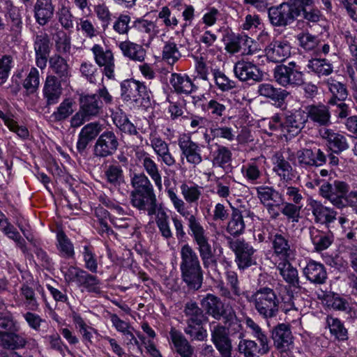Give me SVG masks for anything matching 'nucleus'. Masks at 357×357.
Returning a JSON list of instances; mask_svg holds the SVG:
<instances>
[{
    "label": "nucleus",
    "mask_w": 357,
    "mask_h": 357,
    "mask_svg": "<svg viewBox=\"0 0 357 357\" xmlns=\"http://www.w3.org/2000/svg\"><path fill=\"white\" fill-rule=\"evenodd\" d=\"M56 248L61 257L67 259L74 257L73 244L62 230H59L56 232Z\"/></svg>",
    "instance_id": "c03bdc74"
},
{
    "label": "nucleus",
    "mask_w": 357,
    "mask_h": 357,
    "mask_svg": "<svg viewBox=\"0 0 357 357\" xmlns=\"http://www.w3.org/2000/svg\"><path fill=\"white\" fill-rule=\"evenodd\" d=\"M234 181L230 177L222 176L215 181V193L220 198L227 199L233 192Z\"/></svg>",
    "instance_id": "864d4df0"
},
{
    "label": "nucleus",
    "mask_w": 357,
    "mask_h": 357,
    "mask_svg": "<svg viewBox=\"0 0 357 357\" xmlns=\"http://www.w3.org/2000/svg\"><path fill=\"white\" fill-rule=\"evenodd\" d=\"M56 17L62 28L66 31H72L73 29L74 16L69 7L63 5L59 8Z\"/></svg>",
    "instance_id": "680f3d73"
},
{
    "label": "nucleus",
    "mask_w": 357,
    "mask_h": 357,
    "mask_svg": "<svg viewBox=\"0 0 357 357\" xmlns=\"http://www.w3.org/2000/svg\"><path fill=\"white\" fill-rule=\"evenodd\" d=\"M303 274L309 282L316 284H324L328 278L324 265L312 259L307 260Z\"/></svg>",
    "instance_id": "412c9836"
},
{
    "label": "nucleus",
    "mask_w": 357,
    "mask_h": 357,
    "mask_svg": "<svg viewBox=\"0 0 357 357\" xmlns=\"http://www.w3.org/2000/svg\"><path fill=\"white\" fill-rule=\"evenodd\" d=\"M132 27L139 33L146 36L149 43L160 33L159 26L156 22L143 17L137 18L132 22Z\"/></svg>",
    "instance_id": "c9c22d12"
},
{
    "label": "nucleus",
    "mask_w": 357,
    "mask_h": 357,
    "mask_svg": "<svg viewBox=\"0 0 357 357\" xmlns=\"http://www.w3.org/2000/svg\"><path fill=\"white\" fill-rule=\"evenodd\" d=\"M282 120L278 115H275L271 119H263L259 123L262 130L269 135L275 133L282 136Z\"/></svg>",
    "instance_id": "6e6d98bb"
},
{
    "label": "nucleus",
    "mask_w": 357,
    "mask_h": 357,
    "mask_svg": "<svg viewBox=\"0 0 357 357\" xmlns=\"http://www.w3.org/2000/svg\"><path fill=\"white\" fill-rule=\"evenodd\" d=\"M266 59L273 63H281L291 54V45L286 40H275L265 49Z\"/></svg>",
    "instance_id": "6ab92c4d"
},
{
    "label": "nucleus",
    "mask_w": 357,
    "mask_h": 357,
    "mask_svg": "<svg viewBox=\"0 0 357 357\" xmlns=\"http://www.w3.org/2000/svg\"><path fill=\"white\" fill-rule=\"evenodd\" d=\"M49 67L61 82H66L71 75L67 61L59 54H54L50 58Z\"/></svg>",
    "instance_id": "4c0bfd02"
},
{
    "label": "nucleus",
    "mask_w": 357,
    "mask_h": 357,
    "mask_svg": "<svg viewBox=\"0 0 357 357\" xmlns=\"http://www.w3.org/2000/svg\"><path fill=\"white\" fill-rule=\"evenodd\" d=\"M177 142L182 160L185 158L188 163L193 166H197L202 162L201 146L194 142L190 135H180Z\"/></svg>",
    "instance_id": "39448f33"
},
{
    "label": "nucleus",
    "mask_w": 357,
    "mask_h": 357,
    "mask_svg": "<svg viewBox=\"0 0 357 357\" xmlns=\"http://www.w3.org/2000/svg\"><path fill=\"white\" fill-rule=\"evenodd\" d=\"M258 347L257 342L254 340L241 338L238 344V351L244 357H255V353L258 354Z\"/></svg>",
    "instance_id": "774afa93"
},
{
    "label": "nucleus",
    "mask_w": 357,
    "mask_h": 357,
    "mask_svg": "<svg viewBox=\"0 0 357 357\" xmlns=\"http://www.w3.org/2000/svg\"><path fill=\"white\" fill-rule=\"evenodd\" d=\"M229 248L236 255V262L239 269H245L256 264L255 250L245 241L236 239L229 242Z\"/></svg>",
    "instance_id": "423d86ee"
},
{
    "label": "nucleus",
    "mask_w": 357,
    "mask_h": 357,
    "mask_svg": "<svg viewBox=\"0 0 357 357\" xmlns=\"http://www.w3.org/2000/svg\"><path fill=\"white\" fill-rule=\"evenodd\" d=\"M273 170L280 178L284 181L291 180L292 178V167L286 160L283 154L280 152L275 153L272 157Z\"/></svg>",
    "instance_id": "e433bc0d"
},
{
    "label": "nucleus",
    "mask_w": 357,
    "mask_h": 357,
    "mask_svg": "<svg viewBox=\"0 0 357 357\" xmlns=\"http://www.w3.org/2000/svg\"><path fill=\"white\" fill-rule=\"evenodd\" d=\"M179 188L183 199L177 195L173 188L167 190V196L176 212L187 220L189 234L197 245L204 267L208 268L216 264L214 250L210 243L209 233L202 225L200 220L195 215L190 214L186 207L187 204H198L202 197L203 187L192 181H185L180 185Z\"/></svg>",
    "instance_id": "f257e3e1"
},
{
    "label": "nucleus",
    "mask_w": 357,
    "mask_h": 357,
    "mask_svg": "<svg viewBox=\"0 0 357 357\" xmlns=\"http://www.w3.org/2000/svg\"><path fill=\"white\" fill-rule=\"evenodd\" d=\"M96 63L104 67V73L109 79L114 76V59L112 52L96 44L91 48Z\"/></svg>",
    "instance_id": "f3484780"
},
{
    "label": "nucleus",
    "mask_w": 357,
    "mask_h": 357,
    "mask_svg": "<svg viewBox=\"0 0 357 357\" xmlns=\"http://www.w3.org/2000/svg\"><path fill=\"white\" fill-rule=\"evenodd\" d=\"M308 206L314 218V221L317 223L327 225L333 222L336 218V212L333 209L324 206L320 202L310 199Z\"/></svg>",
    "instance_id": "bb28decb"
},
{
    "label": "nucleus",
    "mask_w": 357,
    "mask_h": 357,
    "mask_svg": "<svg viewBox=\"0 0 357 357\" xmlns=\"http://www.w3.org/2000/svg\"><path fill=\"white\" fill-rule=\"evenodd\" d=\"M180 255V270L183 281L191 289H199L203 282V271L197 252L186 243L181 247Z\"/></svg>",
    "instance_id": "f03ea898"
},
{
    "label": "nucleus",
    "mask_w": 357,
    "mask_h": 357,
    "mask_svg": "<svg viewBox=\"0 0 357 357\" xmlns=\"http://www.w3.org/2000/svg\"><path fill=\"white\" fill-rule=\"evenodd\" d=\"M338 222L342 228L344 235L357 250V226L354 227L355 223L344 217H340Z\"/></svg>",
    "instance_id": "052dcab7"
},
{
    "label": "nucleus",
    "mask_w": 357,
    "mask_h": 357,
    "mask_svg": "<svg viewBox=\"0 0 357 357\" xmlns=\"http://www.w3.org/2000/svg\"><path fill=\"white\" fill-rule=\"evenodd\" d=\"M307 67L319 76H327L333 73V66L326 59H314L310 60Z\"/></svg>",
    "instance_id": "603ef678"
},
{
    "label": "nucleus",
    "mask_w": 357,
    "mask_h": 357,
    "mask_svg": "<svg viewBox=\"0 0 357 357\" xmlns=\"http://www.w3.org/2000/svg\"><path fill=\"white\" fill-rule=\"evenodd\" d=\"M307 120L306 113L303 110H296L285 116L282 121V134L286 139L296 136L301 131Z\"/></svg>",
    "instance_id": "ddd939ff"
},
{
    "label": "nucleus",
    "mask_w": 357,
    "mask_h": 357,
    "mask_svg": "<svg viewBox=\"0 0 357 357\" xmlns=\"http://www.w3.org/2000/svg\"><path fill=\"white\" fill-rule=\"evenodd\" d=\"M119 143L115 133L112 130L102 132L93 146V154L98 158L112 155L117 150Z\"/></svg>",
    "instance_id": "f8f14e48"
},
{
    "label": "nucleus",
    "mask_w": 357,
    "mask_h": 357,
    "mask_svg": "<svg viewBox=\"0 0 357 357\" xmlns=\"http://www.w3.org/2000/svg\"><path fill=\"white\" fill-rule=\"evenodd\" d=\"M102 131V126L98 122H91L85 125L78 135L76 148L79 153L86 149L89 144L93 141Z\"/></svg>",
    "instance_id": "393cba45"
},
{
    "label": "nucleus",
    "mask_w": 357,
    "mask_h": 357,
    "mask_svg": "<svg viewBox=\"0 0 357 357\" xmlns=\"http://www.w3.org/2000/svg\"><path fill=\"white\" fill-rule=\"evenodd\" d=\"M61 81L53 75H47L43 89V94L46 100L47 105L56 104L62 94Z\"/></svg>",
    "instance_id": "4be33fe9"
},
{
    "label": "nucleus",
    "mask_w": 357,
    "mask_h": 357,
    "mask_svg": "<svg viewBox=\"0 0 357 357\" xmlns=\"http://www.w3.org/2000/svg\"><path fill=\"white\" fill-rule=\"evenodd\" d=\"M245 227V222L241 211L238 209H234L227 224V232L232 236H238L243 234Z\"/></svg>",
    "instance_id": "09e8293b"
},
{
    "label": "nucleus",
    "mask_w": 357,
    "mask_h": 357,
    "mask_svg": "<svg viewBox=\"0 0 357 357\" xmlns=\"http://www.w3.org/2000/svg\"><path fill=\"white\" fill-rule=\"evenodd\" d=\"M348 191V185L340 181H335L333 183H324L320 188L321 195L338 208L346 205V195Z\"/></svg>",
    "instance_id": "6e6552de"
},
{
    "label": "nucleus",
    "mask_w": 357,
    "mask_h": 357,
    "mask_svg": "<svg viewBox=\"0 0 357 357\" xmlns=\"http://www.w3.org/2000/svg\"><path fill=\"white\" fill-rule=\"evenodd\" d=\"M324 84L333 94V97L332 98H335L337 101H340L344 100L347 97V90L341 82L329 78L324 82Z\"/></svg>",
    "instance_id": "69168bd1"
},
{
    "label": "nucleus",
    "mask_w": 357,
    "mask_h": 357,
    "mask_svg": "<svg viewBox=\"0 0 357 357\" xmlns=\"http://www.w3.org/2000/svg\"><path fill=\"white\" fill-rule=\"evenodd\" d=\"M310 235L314 249L318 252L327 249L333 241L331 235L327 234L315 227L310 229Z\"/></svg>",
    "instance_id": "37998d69"
},
{
    "label": "nucleus",
    "mask_w": 357,
    "mask_h": 357,
    "mask_svg": "<svg viewBox=\"0 0 357 357\" xmlns=\"http://www.w3.org/2000/svg\"><path fill=\"white\" fill-rule=\"evenodd\" d=\"M201 305L206 311L207 314L215 319H220L225 314L223 304L220 298L212 294H207L202 298Z\"/></svg>",
    "instance_id": "f704fd0d"
},
{
    "label": "nucleus",
    "mask_w": 357,
    "mask_h": 357,
    "mask_svg": "<svg viewBox=\"0 0 357 357\" xmlns=\"http://www.w3.org/2000/svg\"><path fill=\"white\" fill-rule=\"evenodd\" d=\"M146 86L139 81L128 79L121 83V96L123 100L137 102L140 98L147 96Z\"/></svg>",
    "instance_id": "a211bd4d"
},
{
    "label": "nucleus",
    "mask_w": 357,
    "mask_h": 357,
    "mask_svg": "<svg viewBox=\"0 0 357 357\" xmlns=\"http://www.w3.org/2000/svg\"><path fill=\"white\" fill-rule=\"evenodd\" d=\"M225 278L229 289L224 283H220L218 289L220 296L228 300L232 305L241 304V296L244 294V292L240 288L237 273L235 271L228 270L225 273Z\"/></svg>",
    "instance_id": "1a4fd4ad"
},
{
    "label": "nucleus",
    "mask_w": 357,
    "mask_h": 357,
    "mask_svg": "<svg viewBox=\"0 0 357 357\" xmlns=\"http://www.w3.org/2000/svg\"><path fill=\"white\" fill-rule=\"evenodd\" d=\"M275 81L282 86H296L304 82L303 74L295 62L277 66L273 72Z\"/></svg>",
    "instance_id": "20e7f679"
},
{
    "label": "nucleus",
    "mask_w": 357,
    "mask_h": 357,
    "mask_svg": "<svg viewBox=\"0 0 357 357\" xmlns=\"http://www.w3.org/2000/svg\"><path fill=\"white\" fill-rule=\"evenodd\" d=\"M40 84V75L37 68L32 67L24 78L22 85L27 93H35Z\"/></svg>",
    "instance_id": "e2e57ef3"
},
{
    "label": "nucleus",
    "mask_w": 357,
    "mask_h": 357,
    "mask_svg": "<svg viewBox=\"0 0 357 357\" xmlns=\"http://www.w3.org/2000/svg\"><path fill=\"white\" fill-rule=\"evenodd\" d=\"M326 323L331 333L337 339L340 340L347 339V330L340 320L333 317H327Z\"/></svg>",
    "instance_id": "bf43d9fd"
},
{
    "label": "nucleus",
    "mask_w": 357,
    "mask_h": 357,
    "mask_svg": "<svg viewBox=\"0 0 357 357\" xmlns=\"http://www.w3.org/2000/svg\"><path fill=\"white\" fill-rule=\"evenodd\" d=\"M132 205L140 211H146L149 215L155 213L157 204L154 192H131Z\"/></svg>",
    "instance_id": "aec40b11"
},
{
    "label": "nucleus",
    "mask_w": 357,
    "mask_h": 357,
    "mask_svg": "<svg viewBox=\"0 0 357 357\" xmlns=\"http://www.w3.org/2000/svg\"><path fill=\"white\" fill-rule=\"evenodd\" d=\"M273 254L281 260L294 259L296 250L287 236L276 233L271 238Z\"/></svg>",
    "instance_id": "2eb2a0df"
},
{
    "label": "nucleus",
    "mask_w": 357,
    "mask_h": 357,
    "mask_svg": "<svg viewBox=\"0 0 357 357\" xmlns=\"http://www.w3.org/2000/svg\"><path fill=\"white\" fill-rule=\"evenodd\" d=\"M112 119L114 124L122 132L136 135L138 134L136 127L131 123L126 114L120 108H116L115 110H111Z\"/></svg>",
    "instance_id": "a19ab883"
},
{
    "label": "nucleus",
    "mask_w": 357,
    "mask_h": 357,
    "mask_svg": "<svg viewBox=\"0 0 357 357\" xmlns=\"http://www.w3.org/2000/svg\"><path fill=\"white\" fill-rule=\"evenodd\" d=\"M135 158L137 163L150 176L157 188L160 191L162 190V175L159 166L155 161L153 156L144 150H138L135 152Z\"/></svg>",
    "instance_id": "9b49d317"
},
{
    "label": "nucleus",
    "mask_w": 357,
    "mask_h": 357,
    "mask_svg": "<svg viewBox=\"0 0 357 357\" xmlns=\"http://www.w3.org/2000/svg\"><path fill=\"white\" fill-rule=\"evenodd\" d=\"M169 335L176 352L181 357L192 356L193 349L181 332L174 328H172L169 332Z\"/></svg>",
    "instance_id": "ea45409f"
},
{
    "label": "nucleus",
    "mask_w": 357,
    "mask_h": 357,
    "mask_svg": "<svg viewBox=\"0 0 357 357\" xmlns=\"http://www.w3.org/2000/svg\"><path fill=\"white\" fill-rule=\"evenodd\" d=\"M0 340L2 346L9 349L24 347L26 343L24 337L15 333H0Z\"/></svg>",
    "instance_id": "a18cd8bd"
},
{
    "label": "nucleus",
    "mask_w": 357,
    "mask_h": 357,
    "mask_svg": "<svg viewBox=\"0 0 357 357\" xmlns=\"http://www.w3.org/2000/svg\"><path fill=\"white\" fill-rule=\"evenodd\" d=\"M306 116L319 126H327L330 122L331 114L328 107L324 105H309L306 108Z\"/></svg>",
    "instance_id": "58836bf2"
},
{
    "label": "nucleus",
    "mask_w": 357,
    "mask_h": 357,
    "mask_svg": "<svg viewBox=\"0 0 357 357\" xmlns=\"http://www.w3.org/2000/svg\"><path fill=\"white\" fill-rule=\"evenodd\" d=\"M250 301L254 304L259 315L264 319L274 317L278 312L280 300L271 288H259L252 295Z\"/></svg>",
    "instance_id": "7ed1b4c3"
},
{
    "label": "nucleus",
    "mask_w": 357,
    "mask_h": 357,
    "mask_svg": "<svg viewBox=\"0 0 357 357\" xmlns=\"http://www.w3.org/2000/svg\"><path fill=\"white\" fill-rule=\"evenodd\" d=\"M246 327L250 330L251 335L257 339L259 343L258 354L263 356L270 351V341L266 333L252 318L246 317L245 319Z\"/></svg>",
    "instance_id": "c85d7f7f"
},
{
    "label": "nucleus",
    "mask_w": 357,
    "mask_h": 357,
    "mask_svg": "<svg viewBox=\"0 0 357 357\" xmlns=\"http://www.w3.org/2000/svg\"><path fill=\"white\" fill-rule=\"evenodd\" d=\"M320 135L327 142L328 148L335 153H340L349 148L347 138L342 134L330 129H324L320 131Z\"/></svg>",
    "instance_id": "cd10ccee"
},
{
    "label": "nucleus",
    "mask_w": 357,
    "mask_h": 357,
    "mask_svg": "<svg viewBox=\"0 0 357 357\" xmlns=\"http://www.w3.org/2000/svg\"><path fill=\"white\" fill-rule=\"evenodd\" d=\"M256 191L257 197L264 206L282 199L281 195L273 187L261 185L256 188Z\"/></svg>",
    "instance_id": "de8ad7c7"
},
{
    "label": "nucleus",
    "mask_w": 357,
    "mask_h": 357,
    "mask_svg": "<svg viewBox=\"0 0 357 357\" xmlns=\"http://www.w3.org/2000/svg\"><path fill=\"white\" fill-rule=\"evenodd\" d=\"M258 93L260 96L278 101L283 100L288 95L285 90L277 89L268 83L260 84L258 86Z\"/></svg>",
    "instance_id": "8fccbe9b"
},
{
    "label": "nucleus",
    "mask_w": 357,
    "mask_h": 357,
    "mask_svg": "<svg viewBox=\"0 0 357 357\" xmlns=\"http://www.w3.org/2000/svg\"><path fill=\"white\" fill-rule=\"evenodd\" d=\"M55 6L52 0H36L33 5V15L40 26H45L54 17Z\"/></svg>",
    "instance_id": "b1692460"
},
{
    "label": "nucleus",
    "mask_w": 357,
    "mask_h": 357,
    "mask_svg": "<svg viewBox=\"0 0 357 357\" xmlns=\"http://www.w3.org/2000/svg\"><path fill=\"white\" fill-rule=\"evenodd\" d=\"M102 102L98 100L96 94H82L79 98V109L89 117L99 114Z\"/></svg>",
    "instance_id": "473e14b6"
},
{
    "label": "nucleus",
    "mask_w": 357,
    "mask_h": 357,
    "mask_svg": "<svg viewBox=\"0 0 357 357\" xmlns=\"http://www.w3.org/2000/svg\"><path fill=\"white\" fill-rule=\"evenodd\" d=\"M155 223L163 238L169 239L172 238L173 234L170 228L169 216L167 213L160 209L155 211Z\"/></svg>",
    "instance_id": "5fc2aeb1"
},
{
    "label": "nucleus",
    "mask_w": 357,
    "mask_h": 357,
    "mask_svg": "<svg viewBox=\"0 0 357 357\" xmlns=\"http://www.w3.org/2000/svg\"><path fill=\"white\" fill-rule=\"evenodd\" d=\"M263 162H264V157L252 158L241 166V173L248 182L252 184L258 183L262 176Z\"/></svg>",
    "instance_id": "a878e982"
},
{
    "label": "nucleus",
    "mask_w": 357,
    "mask_h": 357,
    "mask_svg": "<svg viewBox=\"0 0 357 357\" xmlns=\"http://www.w3.org/2000/svg\"><path fill=\"white\" fill-rule=\"evenodd\" d=\"M33 49L36 66L41 70L45 69L51 51L50 39L46 33L36 35L33 40Z\"/></svg>",
    "instance_id": "dca6fc26"
},
{
    "label": "nucleus",
    "mask_w": 357,
    "mask_h": 357,
    "mask_svg": "<svg viewBox=\"0 0 357 357\" xmlns=\"http://www.w3.org/2000/svg\"><path fill=\"white\" fill-rule=\"evenodd\" d=\"M55 47L60 53L68 52L70 50V38L62 29H59L53 35Z\"/></svg>",
    "instance_id": "338daca9"
},
{
    "label": "nucleus",
    "mask_w": 357,
    "mask_h": 357,
    "mask_svg": "<svg viewBox=\"0 0 357 357\" xmlns=\"http://www.w3.org/2000/svg\"><path fill=\"white\" fill-rule=\"evenodd\" d=\"M107 182L114 187L120 186L124 183L123 172L119 165H110L105 171Z\"/></svg>",
    "instance_id": "3c124183"
},
{
    "label": "nucleus",
    "mask_w": 357,
    "mask_h": 357,
    "mask_svg": "<svg viewBox=\"0 0 357 357\" xmlns=\"http://www.w3.org/2000/svg\"><path fill=\"white\" fill-rule=\"evenodd\" d=\"M147 145L150 146L157 157L167 167H173L176 159L169 150V144L163 139L156 130H151L149 135Z\"/></svg>",
    "instance_id": "9d476101"
},
{
    "label": "nucleus",
    "mask_w": 357,
    "mask_h": 357,
    "mask_svg": "<svg viewBox=\"0 0 357 357\" xmlns=\"http://www.w3.org/2000/svg\"><path fill=\"white\" fill-rule=\"evenodd\" d=\"M130 183L134 188L131 192H154L151 181L144 173L134 174Z\"/></svg>",
    "instance_id": "49530a36"
},
{
    "label": "nucleus",
    "mask_w": 357,
    "mask_h": 357,
    "mask_svg": "<svg viewBox=\"0 0 357 357\" xmlns=\"http://www.w3.org/2000/svg\"><path fill=\"white\" fill-rule=\"evenodd\" d=\"M77 285L83 287L89 292H100V281L96 276L91 275L86 271H84L82 275H81Z\"/></svg>",
    "instance_id": "0e129e2a"
},
{
    "label": "nucleus",
    "mask_w": 357,
    "mask_h": 357,
    "mask_svg": "<svg viewBox=\"0 0 357 357\" xmlns=\"http://www.w3.org/2000/svg\"><path fill=\"white\" fill-rule=\"evenodd\" d=\"M170 82L174 90L179 93L189 94L197 89L191 79L185 75L174 73Z\"/></svg>",
    "instance_id": "79ce46f5"
},
{
    "label": "nucleus",
    "mask_w": 357,
    "mask_h": 357,
    "mask_svg": "<svg viewBox=\"0 0 357 357\" xmlns=\"http://www.w3.org/2000/svg\"><path fill=\"white\" fill-rule=\"evenodd\" d=\"M299 10L293 4L282 3L278 6L268 9V18L271 23L276 26H283L291 24L298 16Z\"/></svg>",
    "instance_id": "0eeeda50"
},
{
    "label": "nucleus",
    "mask_w": 357,
    "mask_h": 357,
    "mask_svg": "<svg viewBox=\"0 0 357 357\" xmlns=\"http://www.w3.org/2000/svg\"><path fill=\"white\" fill-rule=\"evenodd\" d=\"M298 163L303 167L321 166L326 162V158L320 149L313 151L312 149H303L297 152Z\"/></svg>",
    "instance_id": "7c9ffc66"
},
{
    "label": "nucleus",
    "mask_w": 357,
    "mask_h": 357,
    "mask_svg": "<svg viewBox=\"0 0 357 357\" xmlns=\"http://www.w3.org/2000/svg\"><path fill=\"white\" fill-rule=\"evenodd\" d=\"M212 341L222 357H231V342L225 327L219 325L214 326L212 331Z\"/></svg>",
    "instance_id": "5701e85b"
},
{
    "label": "nucleus",
    "mask_w": 357,
    "mask_h": 357,
    "mask_svg": "<svg viewBox=\"0 0 357 357\" xmlns=\"http://www.w3.org/2000/svg\"><path fill=\"white\" fill-rule=\"evenodd\" d=\"M123 56L135 62H143L146 58V52L139 44L126 40L118 45Z\"/></svg>",
    "instance_id": "c756f323"
},
{
    "label": "nucleus",
    "mask_w": 357,
    "mask_h": 357,
    "mask_svg": "<svg viewBox=\"0 0 357 357\" xmlns=\"http://www.w3.org/2000/svg\"><path fill=\"white\" fill-rule=\"evenodd\" d=\"M254 62H257V61L253 59L252 61H249L242 59L237 61L234 66L235 76L243 82L249 80L260 81L263 75Z\"/></svg>",
    "instance_id": "4468645a"
},
{
    "label": "nucleus",
    "mask_w": 357,
    "mask_h": 357,
    "mask_svg": "<svg viewBox=\"0 0 357 357\" xmlns=\"http://www.w3.org/2000/svg\"><path fill=\"white\" fill-rule=\"evenodd\" d=\"M73 101L70 98L64 99L52 113V117L55 121H61L68 119L73 113Z\"/></svg>",
    "instance_id": "13d9d810"
},
{
    "label": "nucleus",
    "mask_w": 357,
    "mask_h": 357,
    "mask_svg": "<svg viewBox=\"0 0 357 357\" xmlns=\"http://www.w3.org/2000/svg\"><path fill=\"white\" fill-rule=\"evenodd\" d=\"M231 152L226 146L218 145L217 149L212 154L213 165L224 167L231 160Z\"/></svg>",
    "instance_id": "4d7b16f0"
},
{
    "label": "nucleus",
    "mask_w": 357,
    "mask_h": 357,
    "mask_svg": "<svg viewBox=\"0 0 357 357\" xmlns=\"http://www.w3.org/2000/svg\"><path fill=\"white\" fill-rule=\"evenodd\" d=\"M294 259H285L280 261L276 268L282 279L290 286L297 287L299 284L298 270L290 263Z\"/></svg>",
    "instance_id": "72a5a7b5"
},
{
    "label": "nucleus",
    "mask_w": 357,
    "mask_h": 357,
    "mask_svg": "<svg viewBox=\"0 0 357 357\" xmlns=\"http://www.w3.org/2000/svg\"><path fill=\"white\" fill-rule=\"evenodd\" d=\"M273 339L275 347L280 351H286L292 344L291 332L284 324H279L273 332Z\"/></svg>",
    "instance_id": "2f4dec72"
}]
</instances>
